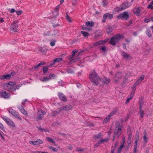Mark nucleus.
Wrapping results in <instances>:
<instances>
[{"instance_id":"nucleus-22","label":"nucleus","mask_w":153,"mask_h":153,"mask_svg":"<svg viewBox=\"0 0 153 153\" xmlns=\"http://www.w3.org/2000/svg\"><path fill=\"white\" fill-rule=\"evenodd\" d=\"M50 80L53 79H54L56 78V75L53 74H51L48 76Z\"/></svg>"},{"instance_id":"nucleus-15","label":"nucleus","mask_w":153,"mask_h":153,"mask_svg":"<svg viewBox=\"0 0 153 153\" xmlns=\"http://www.w3.org/2000/svg\"><path fill=\"white\" fill-rule=\"evenodd\" d=\"M103 84H108L110 82L111 80L109 78L104 77L102 80L101 81Z\"/></svg>"},{"instance_id":"nucleus-11","label":"nucleus","mask_w":153,"mask_h":153,"mask_svg":"<svg viewBox=\"0 0 153 153\" xmlns=\"http://www.w3.org/2000/svg\"><path fill=\"white\" fill-rule=\"evenodd\" d=\"M29 143L33 145H37L39 144H42L43 143V142L42 140L38 139L34 141H29Z\"/></svg>"},{"instance_id":"nucleus-49","label":"nucleus","mask_w":153,"mask_h":153,"mask_svg":"<svg viewBox=\"0 0 153 153\" xmlns=\"http://www.w3.org/2000/svg\"><path fill=\"white\" fill-rule=\"evenodd\" d=\"M66 18L68 20V21L69 22H71V20L69 16L68 15H66Z\"/></svg>"},{"instance_id":"nucleus-24","label":"nucleus","mask_w":153,"mask_h":153,"mask_svg":"<svg viewBox=\"0 0 153 153\" xmlns=\"http://www.w3.org/2000/svg\"><path fill=\"white\" fill-rule=\"evenodd\" d=\"M125 146H124L123 144H121L120 146L117 149V153H121L124 147Z\"/></svg>"},{"instance_id":"nucleus-19","label":"nucleus","mask_w":153,"mask_h":153,"mask_svg":"<svg viewBox=\"0 0 153 153\" xmlns=\"http://www.w3.org/2000/svg\"><path fill=\"white\" fill-rule=\"evenodd\" d=\"M106 42V41L105 40H100L99 41L96 42L94 44V45L95 46H98L99 45H102L105 44Z\"/></svg>"},{"instance_id":"nucleus-12","label":"nucleus","mask_w":153,"mask_h":153,"mask_svg":"<svg viewBox=\"0 0 153 153\" xmlns=\"http://www.w3.org/2000/svg\"><path fill=\"white\" fill-rule=\"evenodd\" d=\"M45 114V112L42 110H39L38 111L37 115H38L37 117L38 119L40 120L43 117L44 114Z\"/></svg>"},{"instance_id":"nucleus-48","label":"nucleus","mask_w":153,"mask_h":153,"mask_svg":"<svg viewBox=\"0 0 153 153\" xmlns=\"http://www.w3.org/2000/svg\"><path fill=\"white\" fill-rule=\"evenodd\" d=\"M141 82V81L138 79L135 82V85H138Z\"/></svg>"},{"instance_id":"nucleus-14","label":"nucleus","mask_w":153,"mask_h":153,"mask_svg":"<svg viewBox=\"0 0 153 153\" xmlns=\"http://www.w3.org/2000/svg\"><path fill=\"white\" fill-rule=\"evenodd\" d=\"M122 56L125 59H130L131 58V57L129 54H128L124 51H122Z\"/></svg>"},{"instance_id":"nucleus-32","label":"nucleus","mask_w":153,"mask_h":153,"mask_svg":"<svg viewBox=\"0 0 153 153\" xmlns=\"http://www.w3.org/2000/svg\"><path fill=\"white\" fill-rule=\"evenodd\" d=\"M86 24L87 26H90L91 27H92L94 26V23L92 22H90L89 21H88L86 22Z\"/></svg>"},{"instance_id":"nucleus-40","label":"nucleus","mask_w":153,"mask_h":153,"mask_svg":"<svg viewBox=\"0 0 153 153\" xmlns=\"http://www.w3.org/2000/svg\"><path fill=\"white\" fill-rule=\"evenodd\" d=\"M138 141V140L137 139L136 140L135 142V145L134 146V148H135L137 149V142Z\"/></svg>"},{"instance_id":"nucleus-42","label":"nucleus","mask_w":153,"mask_h":153,"mask_svg":"<svg viewBox=\"0 0 153 153\" xmlns=\"http://www.w3.org/2000/svg\"><path fill=\"white\" fill-rule=\"evenodd\" d=\"M108 4V2L106 0H103L102 1V5L103 6H106Z\"/></svg>"},{"instance_id":"nucleus-18","label":"nucleus","mask_w":153,"mask_h":153,"mask_svg":"<svg viewBox=\"0 0 153 153\" xmlns=\"http://www.w3.org/2000/svg\"><path fill=\"white\" fill-rule=\"evenodd\" d=\"M133 11L134 12V14L137 16H139L141 12L140 9V7L134 9Z\"/></svg>"},{"instance_id":"nucleus-23","label":"nucleus","mask_w":153,"mask_h":153,"mask_svg":"<svg viewBox=\"0 0 153 153\" xmlns=\"http://www.w3.org/2000/svg\"><path fill=\"white\" fill-rule=\"evenodd\" d=\"M40 80L43 82L48 81L50 80L48 76H44L40 79Z\"/></svg>"},{"instance_id":"nucleus-2","label":"nucleus","mask_w":153,"mask_h":153,"mask_svg":"<svg viewBox=\"0 0 153 153\" xmlns=\"http://www.w3.org/2000/svg\"><path fill=\"white\" fill-rule=\"evenodd\" d=\"M89 78L96 85L100 83L101 82V79L94 71L90 74Z\"/></svg>"},{"instance_id":"nucleus-35","label":"nucleus","mask_w":153,"mask_h":153,"mask_svg":"<svg viewBox=\"0 0 153 153\" xmlns=\"http://www.w3.org/2000/svg\"><path fill=\"white\" fill-rule=\"evenodd\" d=\"M108 140V139H102L99 141V143L101 144L102 143H103L104 142H106Z\"/></svg>"},{"instance_id":"nucleus-45","label":"nucleus","mask_w":153,"mask_h":153,"mask_svg":"<svg viewBox=\"0 0 153 153\" xmlns=\"http://www.w3.org/2000/svg\"><path fill=\"white\" fill-rule=\"evenodd\" d=\"M145 76L143 75H142L138 79L141 82V81L143 80L144 79Z\"/></svg>"},{"instance_id":"nucleus-53","label":"nucleus","mask_w":153,"mask_h":153,"mask_svg":"<svg viewBox=\"0 0 153 153\" xmlns=\"http://www.w3.org/2000/svg\"><path fill=\"white\" fill-rule=\"evenodd\" d=\"M18 108L20 111H21L23 109H24V108L22 106H19L18 107Z\"/></svg>"},{"instance_id":"nucleus-54","label":"nucleus","mask_w":153,"mask_h":153,"mask_svg":"<svg viewBox=\"0 0 153 153\" xmlns=\"http://www.w3.org/2000/svg\"><path fill=\"white\" fill-rule=\"evenodd\" d=\"M16 14L18 15H20L22 14V11H16Z\"/></svg>"},{"instance_id":"nucleus-38","label":"nucleus","mask_w":153,"mask_h":153,"mask_svg":"<svg viewBox=\"0 0 153 153\" xmlns=\"http://www.w3.org/2000/svg\"><path fill=\"white\" fill-rule=\"evenodd\" d=\"M22 114L25 115H27V111L25 109H23L21 111H20Z\"/></svg>"},{"instance_id":"nucleus-4","label":"nucleus","mask_w":153,"mask_h":153,"mask_svg":"<svg viewBox=\"0 0 153 153\" xmlns=\"http://www.w3.org/2000/svg\"><path fill=\"white\" fill-rule=\"evenodd\" d=\"M122 128V126L120 125H119L118 127L116 128L113 138V140H114L116 136H117V137L120 136L121 134Z\"/></svg>"},{"instance_id":"nucleus-50","label":"nucleus","mask_w":153,"mask_h":153,"mask_svg":"<svg viewBox=\"0 0 153 153\" xmlns=\"http://www.w3.org/2000/svg\"><path fill=\"white\" fill-rule=\"evenodd\" d=\"M118 144L119 142L118 141L116 142L114 144V146L113 148L114 149H115L116 147L118 145Z\"/></svg>"},{"instance_id":"nucleus-28","label":"nucleus","mask_w":153,"mask_h":153,"mask_svg":"<svg viewBox=\"0 0 153 153\" xmlns=\"http://www.w3.org/2000/svg\"><path fill=\"white\" fill-rule=\"evenodd\" d=\"M63 60V59L62 58H57L55 59H54L53 60V62L54 63L56 62H57L61 61H62Z\"/></svg>"},{"instance_id":"nucleus-26","label":"nucleus","mask_w":153,"mask_h":153,"mask_svg":"<svg viewBox=\"0 0 153 153\" xmlns=\"http://www.w3.org/2000/svg\"><path fill=\"white\" fill-rule=\"evenodd\" d=\"M81 33L85 37H88L89 36L88 33L84 31H82L81 32Z\"/></svg>"},{"instance_id":"nucleus-13","label":"nucleus","mask_w":153,"mask_h":153,"mask_svg":"<svg viewBox=\"0 0 153 153\" xmlns=\"http://www.w3.org/2000/svg\"><path fill=\"white\" fill-rule=\"evenodd\" d=\"M11 76V74H6L0 76V80L8 79H10Z\"/></svg>"},{"instance_id":"nucleus-64","label":"nucleus","mask_w":153,"mask_h":153,"mask_svg":"<svg viewBox=\"0 0 153 153\" xmlns=\"http://www.w3.org/2000/svg\"><path fill=\"white\" fill-rule=\"evenodd\" d=\"M131 99V98L130 97L129 98H128V99H127V100H126V104L128 103L129 102V101H130V99Z\"/></svg>"},{"instance_id":"nucleus-62","label":"nucleus","mask_w":153,"mask_h":153,"mask_svg":"<svg viewBox=\"0 0 153 153\" xmlns=\"http://www.w3.org/2000/svg\"><path fill=\"white\" fill-rule=\"evenodd\" d=\"M76 60V59H71L70 60V62H69V64H71L72 62H75Z\"/></svg>"},{"instance_id":"nucleus-43","label":"nucleus","mask_w":153,"mask_h":153,"mask_svg":"<svg viewBox=\"0 0 153 153\" xmlns=\"http://www.w3.org/2000/svg\"><path fill=\"white\" fill-rule=\"evenodd\" d=\"M39 130L41 131L42 132H46L47 131L48 132V131L46 130H45L44 129L40 127L39 128Z\"/></svg>"},{"instance_id":"nucleus-25","label":"nucleus","mask_w":153,"mask_h":153,"mask_svg":"<svg viewBox=\"0 0 153 153\" xmlns=\"http://www.w3.org/2000/svg\"><path fill=\"white\" fill-rule=\"evenodd\" d=\"M102 136L101 133H100L97 135H95L94 137V139L95 140H97L98 139L100 138Z\"/></svg>"},{"instance_id":"nucleus-61","label":"nucleus","mask_w":153,"mask_h":153,"mask_svg":"<svg viewBox=\"0 0 153 153\" xmlns=\"http://www.w3.org/2000/svg\"><path fill=\"white\" fill-rule=\"evenodd\" d=\"M45 62H41L40 63H39V65L40 66L41 65H45Z\"/></svg>"},{"instance_id":"nucleus-59","label":"nucleus","mask_w":153,"mask_h":153,"mask_svg":"<svg viewBox=\"0 0 153 153\" xmlns=\"http://www.w3.org/2000/svg\"><path fill=\"white\" fill-rule=\"evenodd\" d=\"M0 128H1L2 130L4 131V127L3 125L1 123H0Z\"/></svg>"},{"instance_id":"nucleus-34","label":"nucleus","mask_w":153,"mask_h":153,"mask_svg":"<svg viewBox=\"0 0 153 153\" xmlns=\"http://www.w3.org/2000/svg\"><path fill=\"white\" fill-rule=\"evenodd\" d=\"M48 67H44L43 68V73L44 74H46L47 73L48 71Z\"/></svg>"},{"instance_id":"nucleus-58","label":"nucleus","mask_w":153,"mask_h":153,"mask_svg":"<svg viewBox=\"0 0 153 153\" xmlns=\"http://www.w3.org/2000/svg\"><path fill=\"white\" fill-rule=\"evenodd\" d=\"M150 20L149 19H144V22H145L148 23L149 22Z\"/></svg>"},{"instance_id":"nucleus-21","label":"nucleus","mask_w":153,"mask_h":153,"mask_svg":"<svg viewBox=\"0 0 153 153\" xmlns=\"http://www.w3.org/2000/svg\"><path fill=\"white\" fill-rule=\"evenodd\" d=\"M142 104H141V103H140V117L141 118H143V117L144 114H143V111L142 110Z\"/></svg>"},{"instance_id":"nucleus-10","label":"nucleus","mask_w":153,"mask_h":153,"mask_svg":"<svg viewBox=\"0 0 153 153\" xmlns=\"http://www.w3.org/2000/svg\"><path fill=\"white\" fill-rule=\"evenodd\" d=\"M129 17V15L128 13L126 12H123L117 16V18L119 19H122L125 20H127Z\"/></svg>"},{"instance_id":"nucleus-46","label":"nucleus","mask_w":153,"mask_h":153,"mask_svg":"<svg viewBox=\"0 0 153 153\" xmlns=\"http://www.w3.org/2000/svg\"><path fill=\"white\" fill-rule=\"evenodd\" d=\"M134 93H135V92L134 91H132L131 93V94L130 95V97L132 98L133 97L134 94Z\"/></svg>"},{"instance_id":"nucleus-29","label":"nucleus","mask_w":153,"mask_h":153,"mask_svg":"<svg viewBox=\"0 0 153 153\" xmlns=\"http://www.w3.org/2000/svg\"><path fill=\"white\" fill-rule=\"evenodd\" d=\"M77 51H78L77 50H73L72 51V55L70 56L68 58L69 59H70L71 58H72V57L74 56H75V53L77 52Z\"/></svg>"},{"instance_id":"nucleus-20","label":"nucleus","mask_w":153,"mask_h":153,"mask_svg":"<svg viewBox=\"0 0 153 153\" xmlns=\"http://www.w3.org/2000/svg\"><path fill=\"white\" fill-rule=\"evenodd\" d=\"M121 73H118L116 75V77H114V81L117 82L119 79L121 77Z\"/></svg>"},{"instance_id":"nucleus-8","label":"nucleus","mask_w":153,"mask_h":153,"mask_svg":"<svg viewBox=\"0 0 153 153\" xmlns=\"http://www.w3.org/2000/svg\"><path fill=\"white\" fill-rule=\"evenodd\" d=\"M2 119L8 125L12 127H15V125L11 120L9 119L8 117L6 116L2 117Z\"/></svg>"},{"instance_id":"nucleus-33","label":"nucleus","mask_w":153,"mask_h":153,"mask_svg":"<svg viewBox=\"0 0 153 153\" xmlns=\"http://www.w3.org/2000/svg\"><path fill=\"white\" fill-rule=\"evenodd\" d=\"M108 16V13L105 14L104 15L102 19L103 22H105L107 19V17Z\"/></svg>"},{"instance_id":"nucleus-51","label":"nucleus","mask_w":153,"mask_h":153,"mask_svg":"<svg viewBox=\"0 0 153 153\" xmlns=\"http://www.w3.org/2000/svg\"><path fill=\"white\" fill-rule=\"evenodd\" d=\"M22 85V84H21L19 85H15V87L16 88V89H19V88L21 87Z\"/></svg>"},{"instance_id":"nucleus-6","label":"nucleus","mask_w":153,"mask_h":153,"mask_svg":"<svg viewBox=\"0 0 153 153\" xmlns=\"http://www.w3.org/2000/svg\"><path fill=\"white\" fill-rule=\"evenodd\" d=\"M72 108V107L71 105H68L65 106L61 107L58 109L56 110V111H55V113H59L63 110H70Z\"/></svg>"},{"instance_id":"nucleus-39","label":"nucleus","mask_w":153,"mask_h":153,"mask_svg":"<svg viewBox=\"0 0 153 153\" xmlns=\"http://www.w3.org/2000/svg\"><path fill=\"white\" fill-rule=\"evenodd\" d=\"M56 42V41L55 40H53L50 43L51 45L52 46H53L55 45V43Z\"/></svg>"},{"instance_id":"nucleus-44","label":"nucleus","mask_w":153,"mask_h":153,"mask_svg":"<svg viewBox=\"0 0 153 153\" xmlns=\"http://www.w3.org/2000/svg\"><path fill=\"white\" fill-rule=\"evenodd\" d=\"M106 47L105 46H102L100 48V50L103 52H105L106 51Z\"/></svg>"},{"instance_id":"nucleus-57","label":"nucleus","mask_w":153,"mask_h":153,"mask_svg":"<svg viewBox=\"0 0 153 153\" xmlns=\"http://www.w3.org/2000/svg\"><path fill=\"white\" fill-rule=\"evenodd\" d=\"M115 113V112L114 111L112 112L108 116L110 117L111 116H112Z\"/></svg>"},{"instance_id":"nucleus-47","label":"nucleus","mask_w":153,"mask_h":153,"mask_svg":"<svg viewBox=\"0 0 153 153\" xmlns=\"http://www.w3.org/2000/svg\"><path fill=\"white\" fill-rule=\"evenodd\" d=\"M108 16H107L109 19H112L113 17V14H110L108 13Z\"/></svg>"},{"instance_id":"nucleus-5","label":"nucleus","mask_w":153,"mask_h":153,"mask_svg":"<svg viewBox=\"0 0 153 153\" xmlns=\"http://www.w3.org/2000/svg\"><path fill=\"white\" fill-rule=\"evenodd\" d=\"M131 5V4L127 2H125L119 7H117L115 9L116 11H121L128 8Z\"/></svg>"},{"instance_id":"nucleus-52","label":"nucleus","mask_w":153,"mask_h":153,"mask_svg":"<svg viewBox=\"0 0 153 153\" xmlns=\"http://www.w3.org/2000/svg\"><path fill=\"white\" fill-rule=\"evenodd\" d=\"M67 72L69 73H72L73 72V71L71 69H68V70Z\"/></svg>"},{"instance_id":"nucleus-37","label":"nucleus","mask_w":153,"mask_h":153,"mask_svg":"<svg viewBox=\"0 0 153 153\" xmlns=\"http://www.w3.org/2000/svg\"><path fill=\"white\" fill-rule=\"evenodd\" d=\"M41 52L43 54H45L47 51V50L45 48H42L41 49Z\"/></svg>"},{"instance_id":"nucleus-27","label":"nucleus","mask_w":153,"mask_h":153,"mask_svg":"<svg viewBox=\"0 0 153 153\" xmlns=\"http://www.w3.org/2000/svg\"><path fill=\"white\" fill-rule=\"evenodd\" d=\"M146 34L149 38L152 37V35L151 31L149 29H147L146 30Z\"/></svg>"},{"instance_id":"nucleus-7","label":"nucleus","mask_w":153,"mask_h":153,"mask_svg":"<svg viewBox=\"0 0 153 153\" xmlns=\"http://www.w3.org/2000/svg\"><path fill=\"white\" fill-rule=\"evenodd\" d=\"M8 111L9 113L11 114L16 118L20 120H22V119L19 116L18 113L13 109L12 108H9Z\"/></svg>"},{"instance_id":"nucleus-17","label":"nucleus","mask_w":153,"mask_h":153,"mask_svg":"<svg viewBox=\"0 0 153 153\" xmlns=\"http://www.w3.org/2000/svg\"><path fill=\"white\" fill-rule=\"evenodd\" d=\"M58 96L61 100L64 101H67L66 97L62 93H59Z\"/></svg>"},{"instance_id":"nucleus-9","label":"nucleus","mask_w":153,"mask_h":153,"mask_svg":"<svg viewBox=\"0 0 153 153\" xmlns=\"http://www.w3.org/2000/svg\"><path fill=\"white\" fill-rule=\"evenodd\" d=\"M0 96L5 99H8L10 98V94L5 91L1 90L0 91Z\"/></svg>"},{"instance_id":"nucleus-16","label":"nucleus","mask_w":153,"mask_h":153,"mask_svg":"<svg viewBox=\"0 0 153 153\" xmlns=\"http://www.w3.org/2000/svg\"><path fill=\"white\" fill-rule=\"evenodd\" d=\"M18 27L17 25L16 24H12L10 27V30L12 31L16 32L17 31V29Z\"/></svg>"},{"instance_id":"nucleus-31","label":"nucleus","mask_w":153,"mask_h":153,"mask_svg":"<svg viewBox=\"0 0 153 153\" xmlns=\"http://www.w3.org/2000/svg\"><path fill=\"white\" fill-rule=\"evenodd\" d=\"M143 141L145 143H146L147 141V138L146 132H144L143 136Z\"/></svg>"},{"instance_id":"nucleus-56","label":"nucleus","mask_w":153,"mask_h":153,"mask_svg":"<svg viewBox=\"0 0 153 153\" xmlns=\"http://www.w3.org/2000/svg\"><path fill=\"white\" fill-rule=\"evenodd\" d=\"M147 8L149 9H153V6L152 5V4H149Z\"/></svg>"},{"instance_id":"nucleus-3","label":"nucleus","mask_w":153,"mask_h":153,"mask_svg":"<svg viewBox=\"0 0 153 153\" xmlns=\"http://www.w3.org/2000/svg\"><path fill=\"white\" fill-rule=\"evenodd\" d=\"M124 36L123 35L117 34L116 35L114 36L110 39H108V42L110 44L114 45L116 42H118L121 39L124 38Z\"/></svg>"},{"instance_id":"nucleus-1","label":"nucleus","mask_w":153,"mask_h":153,"mask_svg":"<svg viewBox=\"0 0 153 153\" xmlns=\"http://www.w3.org/2000/svg\"><path fill=\"white\" fill-rule=\"evenodd\" d=\"M16 83L14 82H10L4 84L3 86V88L6 90L10 91H14L16 90L15 85Z\"/></svg>"},{"instance_id":"nucleus-60","label":"nucleus","mask_w":153,"mask_h":153,"mask_svg":"<svg viewBox=\"0 0 153 153\" xmlns=\"http://www.w3.org/2000/svg\"><path fill=\"white\" fill-rule=\"evenodd\" d=\"M83 150V149H81L79 148H77L76 149V150L77 151H82Z\"/></svg>"},{"instance_id":"nucleus-55","label":"nucleus","mask_w":153,"mask_h":153,"mask_svg":"<svg viewBox=\"0 0 153 153\" xmlns=\"http://www.w3.org/2000/svg\"><path fill=\"white\" fill-rule=\"evenodd\" d=\"M125 137H123V142L121 144H123L124 146H125Z\"/></svg>"},{"instance_id":"nucleus-30","label":"nucleus","mask_w":153,"mask_h":153,"mask_svg":"<svg viewBox=\"0 0 153 153\" xmlns=\"http://www.w3.org/2000/svg\"><path fill=\"white\" fill-rule=\"evenodd\" d=\"M110 117L108 116L106 117L103 120V123H107L108 120H109L110 118Z\"/></svg>"},{"instance_id":"nucleus-41","label":"nucleus","mask_w":153,"mask_h":153,"mask_svg":"<svg viewBox=\"0 0 153 153\" xmlns=\"http://www.w3.org/2000/svg\"><path fill=\"white\" fill-rule=\"evenodd\" d=\"M77 4V2L75 0H72V5L73 6H75Z\"/></svg>"},{"instance_id":"nucleus-36","label":"nucleus","mask_w":153,"mask_h":153,"mask_svg":"<svg viewBox=\"0 0 153 153\" xmlns=\"http://www.w3.org/2000/svg\"><path fill=\"white\" fill-rule=\"evenodd\" d=\"M47 140L49 142H51L52 143H55V142L52 139L49 137H47L46 138Z\"/></svg>"},{"instance_id":"nucleus-63","label":"nucleus","mask_w":153,"mask_h":153,"mask_svg":"<svg viewBox=\"0 0 153 153\" xmlns=\"http://www.w3.org/2000/svg\"><path fill=\"white\" fill-rule=\"evenodd\" d=\"M100 144H101L100 143H99V141H98L97 143L95 144V145L94 146V147L95 148H96L97 146H99V145H100Z\"/></svg>"}]
</instances>
